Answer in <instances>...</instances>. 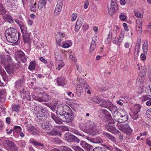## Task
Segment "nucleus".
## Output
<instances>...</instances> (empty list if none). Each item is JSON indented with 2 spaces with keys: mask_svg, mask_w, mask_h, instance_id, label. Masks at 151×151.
<instances>
[{
  "mask_svg": "<svg viewBox=\"0 0 151 151\" xmlns=\"http://www.w3.org/2000/svg\"><path fill=\"white\" fill-rule=\"evenodd\" d=\"M148 96L145 95L141 98V99L142 101H145L148 100L149 98Z\"/></svg>",
  "mask_w": 151,
  "mask_h": 151,
  "instance_id": "nucleus-63",
  "label": "nucleus"
},
{
  "mask_svg": "<svg viewBox=\"0 0 151 151\" xmlns=\"http://www.w3.org/2000/svg\"><path fill=\"white\" fill-rule=\"evenodd\" d=\"M86 139L90 142L94 143H103L102 139L98 136H88L86 137Z\"/></svg>",
  "mask_w": 151,
  "mask_h": 151,
  "instance_id": "nucleus-7",
  "label": "nucleus"
},
{
  "mask_svg": "<svg viewBox=\"0 0 151 151\" xmlns=\"http://www.w3.org/2000/svg\"><path fill=\"white\" fill-rule=\"evenodd\" d=\"M26 127L29 133L34 135H35L38 134V130L32 125L30 124H27V125L26 126Z\"/></svg>",
  "mask_w": 151,
  "mask_h": 151,
  "instance_id": "nucleus-11",
  "label": "nucleus"
},
{
  "mask_svg": "<svg viewBox=\"0 0 151 151\" xmlns=\"http://www.w3.org/2000/svg\"><path fill=\"white\" fill-rule=\"evenodd\" d=\"M101 145L103 146L110 151H112L113 150V148L110 145H108L105 143L101 144Z\"/></svg>",
  "mask_w": 151,
  "mask_h": 151,
  "instance_id": "nucleus-50",
  "label": "nucleus"
},
{
  "mask_svg": "<svg viewBox=\"0 0 151 151\" xmlns=\"http://www.w3.org/2000/svg\"><path fill=\"white\" fill-rule=\"evenodd\" d=\"M77 17V14L76 13H73L71 16V21H73L76 20Z\"/></svg>",
  "mask_w": 151,
  "mask_h": 151,
  "instance_id": "nucleus-58",
  "label": "nucleus"
},
{
  "mask_svg": "<svg viewBox=\"0 0 151 151\" xmlns=\"http://www.w3.org/2000/svg\"><path fill=\"white\" fill-rule=\"evenodd\" d=\"M118 129L127 134H130L132 132V130L128 124H117Z\"/></svg>",
  "mask_w": 151,
  "mask_h": 151,
  "instance_id": "nucleus-5",
  "label": "nucleus"
},
{
  "mask_svg": "<svg viewBox=\"0 0 151 151\" xmlns=\"http://www.w3.org/2000/svg\"><path fill=\"white\" fill-rule=\"evenodd\" d=\"M56 128H54L52 129L50 131L47 132L48 134L52 136H60L61 135V132L57 130Z\"/></svg>",
  "mask_w": 151,
  "mask_h": 151,
  "instance_id": "nucleus-19",
  "label": "nucleus"
},
{
  "mask_svg": "<svg viewBox=\"0 0 151 151\" xmlns=\"http://www.w3.org/2000/svg\"><path fill=\"white\" fill-rule=\"evenodd\" d=\"M2 76L3 78L4 81L6 82L9 80V78L6 75L5 72H2L1 73Z\"/></svg>",
  "mask_w": 151,
  "mask_h": 151,
  "instance_id": "nucleus-45",
  "label": "nucleus"
},
{
  "mask_svg": "<svg viewBox=\"0 0 151 151\" xmlns=\"http://www.w3.org/2000/svg\"><path fill=\"white\" fill-rule=\"evenodd\" d=\"M128 119V117L127 115H123L122 114V116H121L119 122L120 123V124L125 122Z\"/></svg>",
  "mask_w": 151,
  "mask_h": 151,
  "instance_id": "nucleus-38",
  "label": "nucleus"
},
{
  "mask_svg": "<svg viewBox=\"0 0 151 151\" xmlns=\"http://www.w3.org/2000/svg\"><path fill=\"white\" fill-rule=\"evenodd\" d=\"M43 111H46L45 109H42V107L39 106H36L34 110V112L36 114H39Z\"/></svg>",
  "mask_w": 151,
  "mask_h": 151,
  "instance_id": "nucleus-27",
  "label": "nucleus"
},
{
  "mask_svg": "<svg viewBox=\"0 0 151 151\" xmlns=\"http://www.w3.org/2000/svg\"><path fill=\"white\" fill-rule=\"evenodd\" d=\"M71 147L73 150L76 151H84L80 147L75 145H72Z\"/></svg>",
  "mask_w": 151,
  "mask_h": 151,
  "instance_id": "nucleus-44",
  "label": "nucleus"
},
{
  "mask_svg": "<svg viewBox=\"0 0 151 151\" xmlns=\"http://www.w3.org/2000/svg\"><path fill=\"white\" fill-rule=\"evenodd\" d=\"M141 108V106L139 104L136 105L134 106V108L130 114L131 116L133 119L136 120L139 116Z\"/></svg>",
  "mask_w": 151,
  "mask_h": 151,
  "instance_id": "nucleus-1",
  "label": "nucleus"
},
{
  "mask_svg": "<svg viewBox=\"0 0 151 151\" xmlns=\"http://www.w3.org/2000/svg\"><path fill=\"white\" fill-rule=\"evenodd\" d=\"M5 36L7 40L9 42L11 43L14 42L17 40V35H15L14 36L12 35H8L5 34Z\"/></svg>",
  "mask_w": 151,
  "mask_h": 151,
  "instance_id": "nucleus-14",
  "label": "nucleus"
},
{
  "mask_svg": "<svg viewBox=\"0 0 151 151\" xmlns=\"http://www.w3.org/2000/svg\"><path fill=\"white\" fill-rule=\"evenodd\" d=\"M147 43L144 42L142 45V49L144 54H147Z\"/></svg>",
  "mask_w": 151,
  "mask_h": 151,
  "instance_id": "nucleus-43",
  "label": "nucleus"
},
{
  "mask_svg": "<svg viewBox=\"0 0 151 151\" xmlns=\"http://www.w3.org/2000/svg\"><path fill=\"white\" fill-rule=\"evenodd\" d=\"M120 19L122 21H125L126 20V17L123 13H121L119 16Z\"/></svg>",
  "mask_w": 151,
  "mask_h": 151,
  "instance_id": "nucleus-56",
  "label": "nucleus"
},
{
  "mask_svg": "<svg viewBox=\"0 0 151 151\" xmlns=\"http://www.w3.org/2000/svg\"><path fill=\"white\" fill-rule=\"evenodd\" d=\"M57 116L58 117L59 120L60 121H62L65 122V121H66V114H65V115H63L61 114V115H60L58 113H57Z\"/></svg>",
  "mask_w": 151,
  "mask_h": 151,
  "instance_id": "nucleus-32",
  "label": "nucleus"
},
{
  "mask_svg": "<svg viewBox=\"0 0 151 151\" xmlns=\"http://www.w3.org/2000/svg\"><path fill=\"white\" fill-rule=\"evenodd\" d=\"M125 34V32L124 31H121L119 35V40H121L123 41L124 36Z\"/></svg>",
  "mask_w": 151,
  "mask_h": 151,
  "instance_id": "nucleus-52",
  "label": "nucleus"
},
{
  "mask_svg": "<svg viewBox=\"0 0 151 151\" xmlns=\"http://www.w3.org/2000/svg\"><path fill=\"white\" fill-rule=\"evenodd\" d=\"M25 78L24 77L17 80L14 83V87L16 88H18L24 82Z\"/></svg>",
  "mask_w": 151,
  "mask_h": 151,
  "instance_id": "nucleus-18",
  "label": "nucleus"
},
{
  "mask_svg": "<svg viewBox=\"0 0 151 151\" xmlns=\"http://www.w3.org/2000/svg\"><path fill=\"white\" fill-rule=\"evenodd\" d=\"M32 143L34 145L36 146H42V147H44V145L40 143V142H37L36 141H33L32 142Z\"/></svg>",
  "mask_w": 151,
  "mask_h": 151,
  "instance_id": "nucleus-55",
  "label": "nucleus"
},
{
  "mask_svg": "<svg viewBox=\"0 0 151 151\" xmlns=\"http://www.w3.org/2000/svg\"><path fill=\"white\" fill-rule=\"evenodd\" d=\"M104 148L99 147H96L94 149H93L92 151H103Z\"/></svg>",
  "mask_w": 151,
  "mask_h": 151,
  "instance_id": "nucleus-54",
  "label": "nucleus"
},
{
  "mask_svg": "<svg viewBox=\"0 0 151 151\" xmlns=\"http://www.w3.org/2000/svg\"><path fill=\"white\" fill-rule=\"evenodd\" d=\"M22 97L23 98L26 99L27 100H30L31 99L30 96L28 92H25V95Z\"/></svg>",
  "mask_w": 151,
  "mask_h": 151,
  "instance_id": "nucleus-48",
  "label": "nucleus"
},
{
  "mask_svg": "<svg viewBox=\"0 0 151 151\" xmlns=\"http://www.w3.org/2000/svg\"><path fill=\"white\" fill-rule=\"evenodd\" d=\"M20 27L21 29L23 35L24 34H26L27 32V28L24 25L23 23L20 26Z\"/></svg>",
  "mask_w": 151,
  "mask_h": 151,
  "instance_id": "nucleus-41",
  "label": "nucleus"
},
{
  "mask_svg": "<svg viewBox=\"0 0 151 151\" xmlns=\"http://www.w3.org/2000/svg\"><path fill=\"white\" fill-rule=\"evenodd\" d=\"M88 125L89 127L88 129L93 128L96 127V125L92 121H89L88 122Z\"/></svg>",
  "mask_w": 151,
  "mask_h": 151,
  "instance_id": "nucleus-46",
  "label": "nucleus"
},
{
  "mask_svg": "<svg viewBox=\"0 0 151 151\" xmlns=\"http://www.w3.org/2000/svg\"><path fill=\"white\" fill-rule=\"evenodd\" d=\"M22 130L21 128L18 126H15L14 127L13 130L15 132H20Z\"/></svg>",
  "mask_w": 151,
  "mask_h": 151,
  "instance_id": "nucleus-51",
  "label": "nucleus"
},
{
  "mask_svg": "<svg viewBox=\"0 0 151 151\" xmlns=\"http://www.w3.org/2000/svg\"><path fill=\"white\" fill-rule=\"evenodd\" d=\"M136 24H139L142 25V21L141 18H139V19H137L136 21Z\"/></svg>",
  "mask_w": 151,
  "mask_h": 151,
  "instance_id": "nucleus-59",
  "label": "nucleus"
},
{
  "mask_svg": "<svg viewBox=\"0 0 151 151\" xmlns=\"http://www.w3.org/2000/svg\"><path fill=\"white\" fill-rule=\"evenodd\" d=\"M62 6L57 4L56 8L55 10L54 13L55 14L58 15L59 14V12L61 11Z\"/></svg>",
  "mask_w": 151,
  "mask_h": 151,
  "instance_id": "nucleus-36",
  "label": "nucleus"
},
{
  "mask_svg": "<svg viewBox=\"0 0 151 151\" xmlns=\"http://www.w3.org/2000/svg\"><path fill=\"white\" fill-rule=\"evenodd\" d=\"M100 106L101 107L107 108L112 111L113 110H116V107L114 106L112 103L109 101L104 100L101 101Z\"/></svg>",
  "mask_w": 151,
  "mask_h": 151,
  "instance_id": "nucleus-3",
  "label": "nucleus"
},
{
  "mask_svg": "<svg viewBox=\"0 0 151 151\" xmlns=\"http://www.w3.org/2000/svg\"><path fill=\"white\" fill-rule=\"evenodd\" d=\"M56 80L58 86H64L66 85V81L65 78L63 76L58 78Z\"/></svg>",
  "mask_w": 151,
  "mask_h": 151,
  "instance_id": "nucleus-16",
  "label": "nucleus"
},
{
  "mask_svg": "<svg viewBox=\"0 0 151 151\" xmlns=\"http://www.w3.org/2000/svg\"><path fill=\"white\" fill-rule=\"evenodd\" d=\"M79 127L80 129L82 131L85 132L86 130V125L83 123H80Z\"/></svg>",
  "mask_w": 151,
  "mask_h": 151,
  "instance_id": "nucleus-47",
  "label": "nucleus"
},
{
  "mask_svg": "<svg viewBox=\"0 0 151 151\" xmlns=\"http://www.w3.org/2000/svg\"><path fill=\"white\" fill-rule=\"evenodd\" d=\"M50 96L47 94L43 93L41 97L36 96L35 99L40 102H47L51 99Z\"/></svg>",
  "mask_w": 151,
  "mask_h": 151,
  "instance_id": "nucleus-8",
  "label": "nucleus"
},
{
  "mask_svg": "<svg viewBox=\"0 0 151 151\" xmlns=\"http://www.w3.org/2000/svg\"><path fill=\"white\" fill-rule=\"evenodd\" d=\"M91 100L96 103L99 104L103 101V99L98 96H94L91 99Z\"/></svg>",
  "mask_w": 151,
  "mask_h": 151,
  "instance_id": "nucleus-26",
  "label": "nucleus"
},
{
  "mask_svg": "<svg viewBox=\"0 0 151 151\" xmlns=\"http://www.w3.org/2000/svg\"><path fill=\"white\" fill-rule=\"evenodd\" d=\"M20 108V105L19 104H14L12 106L13 110L17 112H18V111Z\"/></svg>",
  "mask_w": 151,
  "mask_h": 151,
  "instance_id": "nucleus-39",
  "label": "nucleus"
},
{
  "mask_svg": "<svg viewBox=\"0 0 151 151\" xmlns=\"http://www.w3.org/2000/svg\"><path fill=\"white\" fill-rule=\"evenodd\" d=\"M99 113L103 114V116L107 119V120H110L112 119L111 114L106 109H101L99 110Z\"/></svg>",
  "mask_w": 151,
  "mask_h": 151,
  "instance_id": "nucleus-13",
  "label": "nucleus"
},
{
  "mask_svg": "<svg viewBox=\"0 0 151 151\" xmlns=\"http://www.w3.org/2000/svg\"><path fill=\"white\" fill-rule=\"evenodd\" d=\"M72 132L75 134H76L81 136H83L84 135L83 134H82L81 133L78 132V130H76V129H73L72 130Z\"/></svg>",
  "mask_w": 151,
  "mask_h": 151,
  "instance_id": "nucleus-57",
  "label": "nucleus"
},
{
  "mask_svg": "<svg viewBox=\"0 0 151 151\" xmlns=\"http://www.w3.org/2000/svg\"><path fill=\"white\" fill-rule=\"evenodd\" d=\"M47 66L49 68H52L53 67V64L52 62L50 61L48 63Z\"/></svg>",
  "mask_w": 151,
  "mask_h": 151,
  "instance_id": "nucleus-62",
  "label": "nucleus"
},
{
  "mask_svg": "<svg viewBox=\"0 0 151 151\" xmlns=\"http://www.w3.org/2000/svg\"><path fill=\"white\" fill-rule=\"evenodd\" d=\"M88 133L91 135H96L97 134V130L96 127L88 129Z\"/></svg>",
  "mask_w": 151,
  "mask_h": 151,
  "instance_id": "nucleus-28",
  "label": "nucleus"
},
{
  "mask_svg": "<svg viewBox=\"0 0 151 151\" xmlns=\"http://www.w3.org/2000/svg\"><path fill=\"white\" fill-rule=\"evenodd\" d=\"M55 58L58 62H61L62 61V58L59 52H55Z\"/></svg>",
  "mask_w": 151,
  "mask_h": 151,
  "instance_id": "nucleus-35",
  "label": "nucleus"
},
{
  "mask_svg": "<svg viewBox=\"0 0 151 151\" xmlns=\"http://www.w3.org/2000/svg\"><path fill=\"white\" fill-rule=\"evenodd\" d=\"M96 37L93 39L91 44L90 46L89 49V51L90 53H92L96 47Z\"/></svg>",
  "mask_w": 151,
  "mask_h": 151,
  "instance_id": "nucleus-23",
  "label": "nucleus"
},
{
  "mask_svg": "<svg viewBox=\"0 0 151 151\" xmlns=\"http://www.w3.org/2000/svg\"><path fill=\"white\" fill-rule=\"evenodd\" d=\"M80 145L87 151H92L93 148L92 146L84 141H82L80 143Z\"/></svg>",
  "mask_w": 151,
  "mask_h": 151,
  "instance_id": "nucleus-12",
  "label": "nucleus"
},
{
  "mask_svg": "<svg viewBox=\"0 0 151 151\" xmlns=\"http://www.w3.org/2000/svg\"><path fill=\"white\" fill-rule=\"evenodd\" d=\"M47 3L46 0H39L38 4L39 9H41Z\"/></svg>",
  "mask_w": 151,
  "mask_h": 151,
  "instance_id": "nucleus-25",
  "label": "nucleus"
},
{
  "mask_svg": "<svg viewBox=\"0 0 151 151\" xmlns=\"http://www.w3.org/2000/svg\"><path fill=\"white\" fill-rule=\"evenodd\" d=\"M115 8V9H118V6L117 3H111V6Z\"/></svg>",
  "mask_w": 151,
  "mask_h": 151,
  "instance_id": "nucleus-61",
  "label": "nucleus"
},
{
  "mask_svg": "<svg viewBox=\"0 0 151 151\" xmlns=\"http://www.w3.org/2000/svg\"><path fill=\"white\" fill-rule=\"evenodd\" d=\"M68 109H69V112H68L66 114V121L65 122H69L72 121L74 117L73 112L72 111L69 107H68Z\"/></svg>",
  "mask_w": 151,
  "mask_h": 151,
  "instance_id": "nucleus-9",
  "label": "nucleus"
},
{
  "mask_svg": "<svg viewBox=\"0 0 151 151\" xmlns=\"http://www.w3.org/2000/svg\"><path fill=\"white\" fill-rule=\"evenodd\" d=\"M60 149L62 151H71L72 150L70 148L65 146L61 147Z\"/></svg>",
  "mask_w": 151,
  "mask_h": 151,
  "instance_id": "nucleus-53",
  "label": "nucleus"
},
{
  "mask_svg": "<svg viewBox=\"0 0 151 151\" xmlns=\"http://www.w3.org/2000/svg\"><path fill=\"white\" fill-rule=\"evenodd\" d=\"M115 124L114 121L112 120L111 122H108V124H106L105 125V128L106 130L114 134L116 133L119 134V133H120V132L117 130L114 127L112 126L111 125L109 124Z\"/></svg>",
  "mask_w": 151,
  "mask_h": 151,
  "instance_id": "nucleus-6",
  "label": "nucleus"
},
{
  "mask_svg": "<svg viewBox=\"0 0 151 151\" xmlns=\"http://www.w3.org/2000/svg\"><path fill=\"white\" fill-rule=\"evenodd\" d=\"M104 136L107 138L110 139L112 142H114L116 141V139H115L114 137L109 134L105 133L104 134Z\"/></svg>",
  "mask_w": 151,
  "mask_h": 151,
  "instance_id": "nucleus-42",
  "label": "nucleus"
},
{
  "mask_svg": "<svg viewBox=\"0 0 151 151\" xmlns=\"http://www.w3.org/2000/svg\"><path fill=\"white\" fill-rule=\"evenodd\" d=\"M36 62L35 61H33L30 63L28 66V68L30 70H33L35 68Z\"/></svg>",
  "mask_w": 151,
  "mask_h": 151,
  "instance_id": "nucleus-33",
  "label": "nucleus"
},
{
  "mask_svg": "<svg viewBox=\"0 0 151 151\" xmlns=\"http://www.w3.org/2000/svg\"><path fill=\"white\" fill-rule=\"evenodd\" d=\"M82 21H81L80 20H78L76 23L75 27V30L76 31L78 30L82 25Z\"/></svg>",
  "mask_w": 151,
  "mask_h": 151,
  "instance_id": "nucleus-29",
  "label": "nucleus"
},
{
  "mask_svg": "<svg viewBox=\"0 0 151 151\" xmlns=\"http://www.w3.org/2000/svg\"><path fill=\"white\" fill-rule=\"evenodd\" d=\"M14 65H8L5 67V69L9 75L12 76L14 73Z\"/></svg>",
  "mask_w": 151,
  "mask_h": 151,
  "instance_id": "nucleus-20",
  "label": "nucleus"
},
{
  "mask_svg": "<svg viewBox=\"0 0 151 151\" xmlns=\"http://www.w3.org/2000/svg\"><path fill=\"white\" fill-rule=\"evenodd\" d=\"M17 30L14 28L10 27L6 30L5 32V34L8 35H12L14 36L17 35Z\"/></svg>",
  "mask_w": 151,
  "mask_h": 151,
  "instance_id": "nucleus-15",
  "label": "nucleus"
},
{
  "mask_svg": "<svg viewBox=\"0 0 151 151\" xmlns=\"http://www.w3.org/2000/svg\"><path fill=\"white\" fill-rule=\"evenodd\" d=\"M51 126L50 122L46 121L41 125V127L42 129L45 130H49L50 129V127Z\"/></svg>",
  "mask_w": 151,
  "mask_h": 151,
  "instance_id": "nucleus-22",
  "label": "nucleus"
},
{
  "mask_svg": "<svg viewBox=\"0 0 151 151\" xmlns=\"http://www.w3.org/2000/svg\"><path fill=\"white\" fill-rule=\"evenodd\" d=\"M6 10L2 6V4L0 3V14L3 15V17L7 19V15H5Z\"/></svg>",
  "mask_w": 151,
  "mask_h": 151,
  "instance_id": "nucleus-24",
  "label": "nucleus"
},
{
  "mask_svg": "<svg viewBox=\"0 0 151 151\" xmlns=\"http://www.w3.org/2000/svg\"><path fill=\"white\" fill-rule=\"evenodd\" d=\"M6 58L8 63V65H14L13 60L10 56L7 55Z\"/></svg>",
  "mask_w": 151,
  "mask_h": 151,
  "instance_id": "nucleus-37",
  "label": "nucleus"
},
{
  "mask_svg": "<svg viewBox=\"0 0 151 151\" xmlns=\"http://www.w3.org/2000/svg\"><path fill=\"white\" fill-rule=\"evenodd\" d=\"M67 135V136H66V140L69 142H75L77 143H79L80 141V139L73 135L68 133Z\"/></svg>",
  "mask_w": 151,
  "mask_h": 151,
  "instance_id": "nucleus-10",
  "label": "nucleus"
},
{
  "mask_svg": "<svg viewBox=\"0 0 151 151\" xmlns=\"http://www.w3.org/2000/svg\"><path fill=\"white\" fill-rule=\"evenodd\" d=\"M23 37L25 43H28L30 39L29 34H24L23 35Z\"/></svg>",
  "mask_w": 151,
  "mask_h": 151,
  "instance_id": "nucleus-34",
  "label": "nucleus"
},
{
  "mask_svg": "<svg viewBox=\"0 0 151 151\" xmlns=\"http://www.w3.org/2000/svg\"><path fill=\"white\" fill-rule=\"evenodd\" d=\"M117 10V9H115V8L111 6L109 9L108 13L110 15L112 16L115 12H116Z\"/></svg>",
  "mask_w": 151,
  "mask_h": 151,
  "instance_id": "nucleus-40",
  "label": "nucleus"
},
{
  "mask_svg": "<svg viewBox=\"0 0 151 151\" xmlns=\"http://www.w3.org/2000/svg\"><path fill=\"white\" fill-rule=\"evenodd\" d=\"M89 4V2L88 0H85L84 1V8L85 9H87L88 6Z\"/></svg>",
  "mask_w": 151,
  "mask_h": 151,
  "instance_id": "nucleus-64",
  "label": "nucleus"
},
{
  "mask_svg": "<svg viewBox=\"0 0 151 151\" xmlns=\"http://www.w3.org/2000/svg\"><path fill=\"white\" fill-rule=\"evenodd\" d=\"M4 146L9 151H17V148L14 142L9 140H6L4 141Z\"/></svg>",
  "mask_w": 151,
  "mask_h": 151,
  "instance_id": "nucleus-2",
  "label": "nucleus"
},
{
  "mask_svg": "<svg viewBox=\"0 0 151 151\" xmlns=\"http://www.w3.org/2000/svg\"><path fill=\"white\" fill-rule=\"evenodd\" d=\"M46 105L48 106L52 111H55V107L54 106L50 105L49 104H46Z\"/></svg>",
  "mask_w": 151,
  "mask_h": 151,
  "instance_id": "nucleus-60",
  "label": "nucleus"
},
{
  "mask_svg": "<svg viewBox=\"0 0 151 151\" xmlns=\"http://www.w3.org/2000/svg\"><path fill=\"white\" fill-rule=\"evenodd\" d=\"M60 108L63 109V108L62 107H60V108H58L57 110V113H58L60 115H61V114H62L63 115H65V114H67L68 112H66L64 111H60V109H61Z\"/></svg>",
  "mask_w": 151,
  "mask_h": 151,
  "instance_id": "nucleus-49",
  "label": "nucleus"
},
{
  "mask_svg": "<svg viewBox=\"0 0 151 151\" xmlns=\"http://www.w3.org/2000/svg\"><path fill=\"white\" fill-rule=\"evenodd\" d=\"M114 110L115 112L113 114L114 119L119 122L121 116H122V114H121L120 112L116 111V110Z\"/></svg>",
  "mask_w": 151,
  "mask_h": 151,
  "instance_id": "nucleus-21",
  "label": "nucleus"
},
{
  "mask_svg": "<svg viewBox=\"0 0 151 151\" xmlns=\"http://www.w3.org/2000/svg\"><path fill=\"white\" fill-rule=\"evenodd\" d=\"M45 111H43L37 114V118L38 120L42 121L46 119L47 116L45 113Z\"/></svg>",
  "mask_w": 151,
  "mask_h": 151,
  "instance_id": "nucleus-17",
  "label": "nucleus"
},
{
  "mask_svg": "<svg viewBox=\"0 0 151 151\" xmlns=\"http://www.w3.org/2000/svg\"><path fill=\"white\" fill-rule=\"evenodd\" d=\"M122 42V41L121 40H119V38H118V39H116V37L113 38V43L117 45L118 46H120Z\"/></svg>",
  "mask_w": 151,
  "mask_h": 151,
  "instance_id": "nucleus-30",
  "label": "nucleus"
},
{
  "mask_svg": "<svg viewBox=\"0 0 151 151\" xmlns=\"http://www.w3.org/2000/svg\"><path fill=\"white\" fill-rule=\"evenodd\" d=\"M51 117L57 124H61V122L59 120L58 117H57L54 114L51 113Z\"/></svg>",
  "mask_w": 151,
  "mask_h": 151,
  "instance_id": "nucleus-31",
  "label": "nucleus"
},
{
  "mask_svg": "<svg viewBox=\"0 0 151 151\" xmlns=\"http://www.w3.org/2000/svg\"><path fill=\"white\" fill-rule=\"evenodd\" d=\"M15 57L16 60L19 62L25 63L27 60V58L24 53L22 51H17L16 53Z\"/></svg>",
  "mask_w": 151,
  "mask_h": 151,
  "instance_id": "nucleus-4",
  "label": "nucleus"
}]
</instances>
